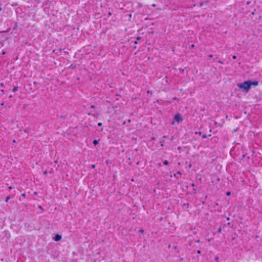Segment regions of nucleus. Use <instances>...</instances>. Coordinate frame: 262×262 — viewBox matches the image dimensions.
<instances>
[{
	"label": "nucleus",
	"mask_w": 262,
	"mask_h": 262,
	"mask_svg": "<svg viewBox=\"0 0 262 262\" xmlns=\"http://www.w3.org/2000/svg\"><path fill=\"white\" fill-rule=\"evenodd\" d=\"M43 174H47V171H43Z\"/></svg>",
	"instance_id": "f3484780"
},
{
	"label": "nucleus",
	"mask_w": 262,
	"mask_h": 262,
	"mask_svg": "<svg viewBox=\"0 0 262 262\" xmlns=\"http://www.w3.org/2000/svg\"><path fill=\"white\" fill-rule=\"evenodd\" d=\"M18 90V87L17 86H14L12 90V91L13 92H15Z\"/></svg>",
	"instance_id": "423d86ee"
},
{
	"label": "nucleus",
	"mask_w": 262,
	"mask_h": 262,
	"mask_svg": "<svg viewBox=\"0 0 262 262\" xmlns=\"http://www.w3.org/2000/svg\"><path fill=\"white\" fill-rule=\"evenodd\" d=\"M163 164L165 165H167L168 164V162L167 160H164L163 162Z\"/></svg>",
	"instance_id": "0eeeda50"
},
{
	"label": "nucleus",
	"mask_w": 262,
	"mask_h": 262,
	"mask_svg": "<svg viewBox=\"0 0 262 262\" xmlns=\"http://www.w3.org/2000/svg\"><path fill=\"white\" fill-rule=\"evenodd\" d=\"M174 119V120L178 123H179L183 120V118L180 114H177L175 115Z\"/></svg>",
	"instance_id": "f03ea898"
},
{
	"label": "nucleus",
	"mask_w": 262,
	"mask_h": 262,
	"mask_svg": "<svg viewBox=\"0 0 262 262\" xmlns=\"http://www.w3.org/2000/svg\"><path fill=\"white\" fill-rule=\"evenodd\" d=\"M252 85V81H245L241 83H238L237 86L241 89H243V91L246 93H247Z\"/></svg>",
	"instance_id": "f257e3e1"
},
{
	"label": "nucleus",
	"mask_w": 262,
	"mask_h": 262,
	"mask_svg": "<svg viewBox=\"0 0 262 262\" xmlns=\"http://www.w3.org/2000/svg\"><path fill=\"white\" fill-rule=\"evenodd\" d=\"M134 43H135V44H137V40L135 41Z\"/></svg>",
	"instance_id": "393cba45"
},
{
	"label": "nucleus",
	"mask_w": 262,
	"mask_h": 262,
	"mask_svg": "<svg viewBox=\"0 0 262 262\" xmlns=\"http://www.w3.org/2000/svg\"><path fill=\"white\" fill-rule=\"evenodd\" d=\"M152 7H155L156 6V4H154L151 5Z\"/></svg>",
	"instance_id": "4be33fe9"
},
{
	"label": "nucleus",
	"mask_w": 262,
	"mask_h": 262,
	"mask_svg": "<svg viewBox=\"0 0 262 262\" xmlns=\"http://www.w3.org/2000/svg\"><path fill=\"white\" fill-rule=\"evenodd\" d=\"M197 253H198V254H200V253H201V251H200V250H198V251H197Z\"/></svg>",
	"instance_id": "6ab92c4d"
},
{
	"label": "nucleus",
	"mask_w": 262,
	"mask_h": 262,
	"mask_svg": "<svg viewBox=\"0 0 262 262\" xmlns=\"http://www.w3.org/2000/svg\"><path fill=\"white\" fill-rule=\"evenodd\" d=\"M1 9V8H0V10Z\"/></svg>",
	"instance_id": "2f4dec72"
},
{
	"label": "nucleus",
	"mask_w": 262,
	"mask_h": 262,
	"mask_svg": "<svg viewBox=\"0 0 262 262\" xmlns=\"http://www.w3.org/2000/svg\"><path fill=\"white\" fill-rule=\"evenodd\" d=\"M202 138H206V135H204L202 136Z\"/></svg>",
	"instance_id": "2eb2a0df"
},
{
	"label": "nucleus",
	"mask_w": 262,
	"mask_h": 262,
	"mask_svg": "<svg viewBox=\"0 0 262 262\" xmlns=\"http://www.w3.org/2000/svg\"><path fill=\"white\" fill-rule=\"evenodd\" d=\"M218 259H219V258H218L217 257H215V260H218Z\"/></svg>",
	"instance_id": "a878e982"
},
{
	"label": "nucleus",
	"mask_w": 262,
	"mask_h": 262,
	"mask_svg": "<svg viewBox=\"0 0 262 262\" xmlns=\"http://www.w3.org/2000/svg\"><path fill=\"white\" fill-rule=\"evenodd\" d=\"M12 189V187L11 186L9 187V190Z\"/></svg>",
	"instance_id": "412c9836"
},
{
	"label": "nucleus",
	"mask_w": 262,
	"mask_h": 262,
	"mask_svg": "<svg viewBox=\"0 0 262 262\" xmlns=\"http://www.w3.org/2000/svg\"><path fill=\"white\" fill-rule=\"evenodd\" d=\"M232 58H233V59H236V56L235 55H233Z\"/></svg>",
	"instance_id": "4468645a"
},
{
	"label": "nucleus",
	"mask_w": 262,
	"mask_h": 262,
	"mask_svg": "<svg viewBox=\"0 0 262 262\" xmlns=\"http://www.w3.org/2000/svg\"><path fill=\"white\" fill-rule=\"evenodd\" d=\"M218 62H219V63H222V64L223 63V62H222V61H221V60H219V61H218Z\"/></svg>",
	"instance_id": "aec40b11"
},
{
	"label": "nucleus",
	"mask_w": 262,
	"mask_h": 262,
	"mask_svg": "<svg viewBox=\"0 0 262 262\" xmlns=\"http://www.w3.org/2000/svg\"><path fill=\"white\" fill-rule=\"evenodd\" d=\"M163 138H167V136H163Z\"/></svg>",
	"instance_id": "b1692460"
},
{
	"label": "nucleus",
	"mask_w": 262,
	"mask_h": 262,
	"mask_svg": "<svg viewBox=\"0 0 262 262\" xmlns=\"http://www.w3.org/2000/svg\"><path fill=\"white\" fill-rule=\"evenodd\" d=\"M95 167V165H92V167L94 168Z\"/></svg>",
	"instance_id": "c85d7f7f"
},
{
	"label": "nucleus",
	"mask_w": 262,
	"mask_h": 262,
	"mask_svg": "<svg viewBox=\"0 0 262 262\" xmlns=\"http://www.w3.org/2000/svg\"><path fill=\"white\" fill-rule=\"evenodd\" d=\"M258 82L257 81H252V85H257L258 84Z\"/></svg>",
	"instance_id": "20e7f679"
},
{
	"label": "nucleus",
	"mask_w": 262,
	"mask_h": 262,
	"mask_svg": "<svg viewBox=\"0 0 262 262\" xmlns=\"http://www.w3.org/2000/svg\"><path fill=\"white\" fill-rule=\"evenodd\" d=\"M10 196H9H9H7L6 197V199L5 202H8V201L10 200Z\"/></svg>",
	"instance_id": "6e6552de"
},
{
	"label": "nucleus",
	"mask_w": 262,
	"mask_h": 262,
	"mask_svg": "<svg viewBox=\"0 0 262 262\" xmlns=\"http://www.w3.org/2000/svg\"><path fill=\"white\" fill-rule=\"evenodd\" d=\"M1 85L2 86H3V85H4L3 83H2L1 84Z\"/></svg>",
	"instance_id": "cd10ccee"
},
{
	"label": "nucleus",
	"mask_w": 262,
	"mask_h": 262,
	"mask_svg": "<svg viewBox=\"0 0 262 262\" xmlns=\"http://www.w3.org/2000/svg\"><path fill=\"white\" fill-rule=\"evenodd\" d=\"M139 39H140V37H137V40H139Z\"/></svg>",
	"instance_id": "a211bd4d"
},
{
	"label": "nucleus",
	"mask_w": 262,
	"mask_h": 262,
	"mask_svg": "<svg viewBox=\"0 0 262 262\" xmlns=\"http://www.w3.org/2000/svg\"><path fill=\"white\" fill-rule=\"evenodd\" d=\"M5 54V52H3V54Z\"/></svg>",
	"instance_id": "c756f323"
},
{
	"label": "nucleus",
	"mask_w": 262,
	"mask_h": 262,
	"mask_svg": "<svg viewBox=\"0 0 262 262\" xmlns=\"http://www.w3.org/2000/svg\"><path fill=\"white\" fill-rule=\"evenodd\" d=\"M98 126H102V123H101V122H99V123H98Z\"/></svg>",
	"instance_id": "9b49d317"
},
{
	"label": "nucleus",
	"mask_w": 262,
	"mask_h": 262,
	"mask_svg": "<svg viewBox=\"0 0 262 262\" xmlns=\"http://www.w3.org/2000/svg\"><path fill=\"white\" fill-rule=\"evenodd\" d=\"M209 57H212V55H209Z\"/></svg>",
	"instance_id": "bb28decb"
},
{
	"label": "nucleus",
	"mask_w": 262,
	"mask_h": 262,
	"mask_svg": "<svg viewBox=\"0 0 262 262\" xmlns=\"http://www.w3.org/2000/svg\"><path fill=\"white\" fill-rule=\"evenodd\" d=\"M193 47H194V45H191V48H192Z\"/></svg>",
	"instance_id": "5701e85b"
},
{
	"label": "nucleus",
	"mask_w": 262,
	"mask_h": 262,
	"mask_svg": "<svg viewBox=\"0 0 262 262\" xmlns=\"http://www.w3.org/2000/svg\"><path fill=\"white\" fill-rule=\"evenodd\" d=\"M147 94H151V92L148 90L147 92Z\"/></svg>",
	"instance_id": "ddd939ff"
},
{
	"label": "nucleus",
	"mask_w": 262,
	"mask_h": 262,
	"mask_svg": "<svg viewBox=\"0 0 262 262\" xmlns=\"http://www.w3.org/2000/svg\"><path fill=\"white\" fill-rule=\"evenodd\" d=\"M163 142H163V141H160V145H161V146H163Z\"/></svg>",
	"instance_id": "1a4fd4ad"
},
{
	"label": "nucleus",
	"mask_w": 262,
	"mask_h": 262,
	"mask_svg": "<svg viewBox=\"0 0 262 262\" xmlns=\"http://www.w3.org/2000/svg\"><path fill=\"white\" fill-rule=\"evenodd\" d=\"M94 107H95V106H94V105H92L91 106V108H94Z\"/></svg>",
	"instance_id": "dca6fc26"
},
{
	"label": "nucleus",
	"mask_w": 262,
	"mask_h": 262,
	"mask_svg": "<svg viewBox=\"0 0 262 262\" xmlns=\"http://www.w3.org/2000/svg\"><path fill=\"white\" fill-rule=\"evenodd\" d=\"M1 105H4V103H2L1 104Z\"/></svg>",
	"instance_id": "7c9ffc66"
},
{
	"label": "nucleus",
	"mask_w": 262,
	"mask_h": 262,
	"mask_svg": "<svg viewBox=\"0 0 262 262\" xmlns=\"http://www.w3.org/2000/svg\"><path fill=\"white\" fill-rule=\"evenodd\" d=\"M230 194H231V192L230 191H228L226 192V194L227 195H230Z\"/></svg>",
	"instance_id": "9d476101"
},
{
	"label": "nucleus",
	"mask_w": 262,
	"mask_h": 262,
	"mask_svg": "<svg viewBox=\"0 0 262 262\" xmlns=\"http://www.w3.org/2000/svg\"><path fill=\"white\" fill-rule=\"evenodd\" d=\"M99 141L97 140H95L93 141V143L94 145H96L98 143Z\"/></svg>",
	"instance_id": "39448f33"
},
{
	"label": "nucleus",
	"mask_w": 262,
	"mask_h": 262,
	"mask_svg": "<svg viewBox=\"0 0 262 262\" xmlns=\"http://www.w3.org/2000/svg\"><path fill=\"white\" fill-rule=\"evenodd\" d=\"M62 237L59 234H56L53 238V239L55 241H60Z\"/></svg>",
	"instance_id": "7ed1b4c3"
},
{
	"label": "nucleus",
	"mask_w": 262,
	"mask_h": 262,
	"mask_svg": "<svg viewBox=\"0 0 262 262\" xmlns=\"http://www.w3.org/2000/svg\"><path fill=\"white\" fill-rule=\"evenodd\" d=\"M141 233H143V230L142 229H140L139 231Z\"/></svg>",
	"instance_id": "f8f14e48"
}]
</instances>
